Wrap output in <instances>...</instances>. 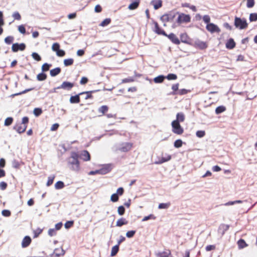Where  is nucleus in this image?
I'll return each mask as SVG.
<instances>
[{"mask_svg":"<svg viewBox=\"0 0 257 257\" xmlns=\"http://www.w3.org/2000/svg\"><path fill=\"white\" fill-rule=\"evenodd\" d=\"M171 251L170 250H167L157 253L156 256L157 257H169Z\"/></svg>","mask_w":257,"mask_h":257,"instance_id":"nucleus-17","label":"nucleus"},{"mask_svg":"<svg viewBox=\"0 0 257 257\" xmlns=\"http://www.w3.org/2000/svg\"><path fill=\"white\" fill-rule=\"evenodd\" d=\"M48 234L51 236H52L55 235L56 234L55 229L54 228L49 229L48 230Z\"/></svg>","mask_w":257,"mask_h":257,"instance_id":"nucleus-59","label":"nucleus"},{"mask_svg":"<svg viewBox=\"0 0 257 257\" xmlns=\"http://www.w3.org/2000/svg\"><path fill=\"white\" fill-rule=\"evenodd\" d=\"M64 183L62 181H58L55 184V187L56 189H62L64 187Z\"/></svg>","mask_w":257,"mask_h":257,"instance_id":"nucleus-32","label":"nucleus"},{"mask_svg":"<svg viewBox=\"0 0 257 257\" xmlns=\"http://www.w3.org/2000/svg\"><path fill=\"white\" fill-rule=\"evenodd\" d=\"M151 4L153 6L155 10H158L162 6V1L161 0H153Z\"/></svg>","mask_w":257,"mask_h":257,"instance_id":"nucleus-14","label":"nucleus"},{"mask_svg":"<svg viewBox=\"0 0 257 257\" xmlns=\"http://www.w3.org/2000/svg\"><path fill=\"white\" fill-rule=\"evenodd\" d=\"M88 82V79L85 77H82L80 83L82 85L85 84Z\"/></svg>","mask_w":257,"mask_h":257,"instance_id":"nucleus-61","label":"nucleus"},{"mask_svg":"<svg viewBox=\"0 0 257 257\" xmlns=\"http://www.w3.org/2000/svg\"><path fill=\"white\" fill-rule=\"evenodd\" d=\"M2 214L4 216L9 217L11 215V212L9 210H3L2 212Z\"/></svg>","mask_w":257,"mask_h":257,"instance_id":"nucleus-52","label":"nucleus"},{"mask_svg":"<svg viewBox=\"0 0 257 257\" xmlns=\"http://www.w3.org/2000/svg\"><path fill=\"white\" fill-rule=\"evenodd\" d=\"M47 78V75L45 73H41L37 75V78L39 81H43Z\"/></svg>","mask_w":257,"mask_h":257,"instance_id":"nucleus-29","label":"nucleus"},{"mask_svg":"<svg viewBox=\"0 0 257 257\" xmlns=\"http://www.w3.org/2000/svg\"><path fill=\"white\" fill-rule=\"evenodd\" d=\"M185 120V115L182 112L178 113L176 115V119L174 121H177L178 122H183Z\"/></svg>","mask_w":257,"mask_h":257,"instance_id":"nucleus-18","label":"nucleus"},{"mask_svg":"<svg viewBox=\"0 0 257 257\" xmlns=\"http://www.w3.org/2000/svg\"><path fill=\"white\" fill-rule=\"evenodd\" d=\"M108 110V107L106 105H103L101 106L99 108V111L102 112V113H104L106 111H107Z\"/></svg>","mask_w":257,"mask_h":257,"instance_id":"nucleus-50","label":"nucleus"},{"mask_svg":"<svg viewBox=\"0 0 257 257\" xmlns=\"http://www.w3.org/2000/svg\"><path fill=\"white\" fill-rule=\"evenodd\" d=\"M54 179V176H49L48 177V181L47 183V185L48 186H49L53 183Z\"/></svg>","mask_w":257,"mask_h":257,"instance_id":"nucleus-54","label":"nucleus"},{"mask_svg":"<svg viewBox=\"0 0 257 257\" xmlns=\"http://www.w3.org/2000/svg\"><path fill=\"white\" fill-rule=\"evenodd\" d=\"M156 217L153 214H150L148 216H145L142 219V221H146L149 219H155Z\"/></svg>","mask_w":257,"mask_h":257,"instance_id":"nucleus-46","label":"nucleus"},{"mask_svg":"<svg viewBox=\"0 0 257 257\" xmlns=\"http://www.w3.org/2000/svg\"><path fill=\"white\" fill-rule=\"evenodd\" d=\"M60 45L58 43H54L52 46V50L53 51L55 52L56 55L58 57H63L65 55V52L60 49Z\"/></svg>","mask_w":257,"mask_h":257,"instance_id":"nucleus-4","label":"nucleus"},{"mask_svg":"<svg viewBox=\"0 0 257 257\" xmlns=\"http://www.w3.org/2000/svg\"><path fill=\"white\" fill-rule=\"evenodd\" d=\"M249 20L251 22L257 21V14L252 13L250 14Z\"/></svg>","mask_w":257,"mask_h":257,"instance_id":"nucleus-38","label":"nucleus"},{"mask_svg":"<svg viewBox=\"0 0 257 257\" xmlns=\"http://www.w3.org/2000/svg\"><path fill=\"white\" fill-rule=\"evenodd\" d=\"M196 135L197 137L201 138L205 135V132L204 131H198L196 132Z\"/></svg>","mask_w":257,"mask_h":257,"instance_id":"nucleus-37","label":"nucleus"},{"mask_svg":"<svg viewBox=\"0 0 257 257\" xmlns=\"http://www.w3.org/2000/svg\"><path fill=\"white\" fill-rule=\"evenodd\" d=\"M206 28L208 31L211 33L215 32L219 33L220 32V30L218 27L213 23L207 24Z\"/></svg>","mask_w":257,"mask_h":257,"instance_id":"nucleus-6","label":"nucleus"},{"mask_svg":"<svg viewBox=\"0 0 257 257\" xmlns=\"http://www.w3.org/2000/svg\"><path fill=\"white\" fill-rule=\"evenodd\" d=\"M32 56L33 59H34L35 60H36L38 61H40L41 59V57L39 56V55L36 52H33L32 54Z\"/></svg>","mask_w":257,"mask_h":257,"instance_id":"nucleus-40","label":"nucleus"},{"mask_svg":"<svg viewBox=\"0 0 257 257\" xmlns=\"http://www.w3.org/2000/svg\"><path fill=\"white\" fill-rule=\"evenodd\" d=\"M14 41V37L12 36H8L5 39V42L7 44H11Z\"/></svg>","mask_w":257,"mask_h":257,"instance_id":"nucleus-36","label":"nucleus"},{"mask_svg":"<svg viewBox=\"0 0 257 257\" xmlns=\"http://www.w3.org/2000/svg\"><path fill=\"white\" fill-rule=\"evenodd\" d=\"M172 132L177 135H181L184 132L183 128L181 126L179 122L173 120L171 123Z\"/></svg>","mask_w":257,"mask_h":257,"instance_id":"nucleus-3","label":"nucleus"},{"mask_svg":"<svg viewBox=\"0 0 257 257\" xmlns=\"http://www.w3.org/2000/svg\"><path fill=\"white\" fill-rule=\"evenodd\" d=\"M235 42L232 39H230L226 44V47L228 49H232L235 46Z\"/></svg>","mask_w":257,"mask_h":257,"instance_id":"nucleus-24","label":"nucleus"},{"mask_svg":"<svg viewBox=\"0 0 257 257\" xmlns=\"http://www.w3.org/2000/svg\"><path fill=\"white\" fill-rule=\"evenodd\" d=\"M73 224V221H68L65 223L64 226L66 228L68 229L71 227Z\"/></svg>","mask_w":257,"mask_h":257,"instance_id":"nucleus-51","label":"nucleus"},{"mask_svg":"<svg viewBox=\"0 0 257 257\" xmlns=\"http://www.w3.org/2000/svg\"><path fill=\"white\" fill-rule=\"evenodd\" d=\"M170 40H171V41L175 44H180V41L178 39V38L176 37V36L173 34V33H171L169 35H167V36H166Z\"/></svg>","mask_w":257,"mask_h":257,"instance_id":"nucleus-15","label":"nucleus"},{"mask_svg":"<svg viewBox=\"0 0 257 257\" xmlns=\"http://www.w3.org/2000/svg\"><path fill=\"white\" fill-rule=\"evenodd\" d=\"M31 242V238L28 236H26L23 239L22 242V246L23 247L28 246Z\"/></svg>","mask_w":257,"mask_h":257,"instance_id":"nucleus-16","label":"nucleus"},{"mask_svg":"<svg viewBox=\"0 0 257 257\" xmlns=\"http://www.w3.org/2000/svg\"><path fill=\"white\" fill-rule=\"evenodd\" d=\"M226 108L223 106H219L217 107L215 109V112L216 114H219L224 112Z\"/></svg>","mask_w":257,"mask_h":257,"instance_id":"nucleus-31","label":"nucleus"},{"mask_svg":"<svg viewBox=\"0 0 257 257\" xmlns=\"http://www.w3.org/2000/svg\"><path fill=\"white\" fill-rule=\"evenodd\" d=\"M26 125H23L22 124L15 127L16 130L20 134L24 132L26 129Z\"/></svg>","mask_w":257,"mask_h":257,"instance_id":"nucleus-26","label":"nucleus"},{"mask_svg":"<svg viewBox=\"0 0 257 257\" xmlns=\"http://www.w3.org/2000/svg\"><path fill=\"white\" fill-rule=\"evenodd\" d=\"M195 46L200 49H205L207 47L206 43L203 41L197 40L194 43Z\"/></svg>","mask_w":257,"mask_h":257,"instance_id":"nucleus-11","label":"nucleus"},{"mask_svg":"<svg viewBox=\"0 0 257 257\" xmlns=\"http://www.w3.org/2000/svg\"><path fill=\"white\" fill-rule=\"evenodd\" d=\"M80 157L84 161H89L90 159V154L87 151H83L81 153Z\"/></svg>","mask_w":257,"mask_h":257,"instance_id":"nucleus-13","label":"nucleus"},{"mask_svg":"<svg viewBox=\"0 0 257 257\" xmlns=\"http://www.w3.org/2000/svg\"><path fill=\"white\" fill-rule=\"evenodd\" d=\"M112 169L111 165L110 164H106L104 166L99 170V174L104 175L110 172Z\"/></svg>","mask_w":257,"mask_h":257,"instance_id":"nucleus-9","label":"nucleus"},{"mask_svg":"<svg viewBox=\"0 0 257 257\" xmlns=\"http://www.w3.org/2000/svg\"><path fill=\"white\" fill-rule=\"evenodd\" d=\"M26 48V45L24 43L19 44V43H15L13 44L12 47V49L13 52H16L18 50L23 51Z\"/></svg>","mask_w":257,"mask_h":257,"instance_id":"nucleus-8","label":"nucleus"},{"mask_svg":"<svg viewBox=\"0 0 257 257\" xmlns=\"http://www.w3.org/2000/svg\"><path fill=\"white\" fill-rule=\"evenodd\" d=\"M136 231L134 230L128 231L126 233V236L128 238L132 237L135 234Z\"/></svg>","mask_w":257,"mask_h":257,"instance_id":"nucleus-53","label":"nucleus"},{"mask_svg":"<svg viewBox=\"0 0 257 257\" xmlns=\"http://www.w3.org/2000/svg\"><path fill=\"white\" fill-rule=\"evenodd\" d=\"M133 147V144L131 143H124L120 145L118 150L123 152L129 151Z\"/></svg>","mask_w":257,"mask_h":257,"instance_id":"nucleus-7","label":"nucleus"},{"mask_svg":"<svg viewBox=\"0 0 257 257\" xmlns=\"http://www.w3.org/2000/svg\"><path fill=\"white\" fill-rule=\"evenodd\" d=\"M78 157L77 154L73 152L72 153L71 157L68 159V164L69 168L74 171H78L80 169Z\"/></svg>","mask_w":257,"mask_h":257,"instance_id":"nucleus-1","label":"nucleus"},{"mask_svg":"<svg viewBox=\"0 0 257 257\" xmlns=\"http://www.w3.org/2000/svg\"><path fill=\"white\" fill-rule=\"evenodd\" d=\"M18 30L21 33L23 34H24L26 33V30L23 25L19 26L18 27Z\"/></svg>","mask_w":257,"mask_h":257,"instance_id":"nucleus-56","label":"nucleus"},{"mask_svg":"<svg viewBox=\"0 0 257 257\" xmlns=\"http://www.w3.org/2000/svg\"><path fill=\"white\" fill-rule=\"evenodd\" d=\"M134 81V79L132 77L125 78L122 80V83H128Z\"/></svg>","mask_w":257,"mask_h":257,"instance_id":"nucleus-58","label":"nucleus"},{"mask_svg":"<svg viewBox=\"0 0 257 257\" xmlns=\"http://www.w3.org/2000/svg\"><path fill=\"white\" fill-rule=\"evenodd\" d=\"M51 66V64L48 63H44L42 66V70L43 72L47 71L49 70L50 67Z\"/></svg>","mask_w":257,"mask_h":257,"instance_id":"nucleus-33","label":"nucleus"},{"mask_svg":"<svg viewBox=\"0 0 257 257\" xmlns=\"http://www.w3.org/2000/svg\"><path fill=\"white\" fill-rule=\"evenodd\" d=\"M61 72V69L59 67L56 68L52 69L50 71V75L52 77L56 76L59 74Z\"/></svg>","mask_w":257,"mask_h":257,"instance_id":"nucleus-20","label":"nucleus"},{"mask_svg":"<svg viewBox=\"0 0 257 257\" xmlns=\"http://www.w3.org/2000/svg\"><path fill=\"white\" fill-rule=\"evenodd\" d=\"M110 22V20L109 19H106L104 20L100 24V26L102 27H104L108 25Z\"/></svg>","mask_w":257,"mask_h":257,"instance_id":"nucleus-47","label":"nucleus"},{"mask_svg":"<svg viewBox=\"0 0 257 257\" xmlns=\"http://www.w3.org/2000/svg\"><path fill=\"white\" fill-rule=\"evenodd\" d=\"M79 94L75 96H72L70 98V102L71 103H78L80 102Z\"/></svg>","mask_w":257,"mask_h":257,"instance_id":"nucleus-19","label":"nucleus"},{"mask_svg":"<svg viewBox=\"0 0 257 257\" xmlns=\"http://www.w3.org/2000/svg\"><path fill=\"white\" fill-rule=\"evenodd\" d=\"M155 32L159 35H163L164 36H167V34H166V33L162 30L161 28H159L158 25L156 23L155 24Z\"/></svg>","mask_w":257,"mask_h":257,"instance_id":"nucleus-23","label":"nucleus"},{"mask_svg":"<svg viewBox=\"0 0 257 257\" xmlns=\"http://www.w3.org/2000/svg\"><path fill=\"white\" fill-rule=\"evenodd\" d=\"M118 200V196L117 194L114 193L111 195L110 197V200L113 202H115Z\"/></svg>","mask_w":257,"mask_h":257,"instance_id":"nucleus-34","label":"nucleus"},{"mask_svg":"<svg viewBox=\"0 0 257 257\" xmlns=\"http://www.w3.org/2000/svg\"><path fill=\"white\" fill-rule=\"evenodd\" d=\"M191 18L189 15L184 14H181L179 15L177 22L178 23H188L190 21Z\"/></svg>","mask_w":257,"mask_h":257,"instance_id":"nucleus-5","label":"nucleus"},{"mask_svg":"<svg viewBox=\"0 0 257 257\" xmlns=\"http://www.w3.org/2000/svg\"><path fill=\"white\" fill-rule=\"evenodd\" d=\"M170 206V203H160L159 205V209H167Z\"/></svg>","mask_w":257,"mask_h":257,"instance_id":"nucleus-42","label":"nucleus"},{"mask_svg":"<svg viewBox=\"0 0 257 257\" xmlns=\"http://www.w3.org/2000/svg\"><path fill=\"white\" fill-rule=\"evenodd\" d=\"M34 114L36 116H38L39 115H40L42 112V111L41 110V109L39 108H36L34 109Z\"/></svg>","mask_w":257,"mask_h":257,"instance_id":"nucleus-43","label":"nucleus"},{"mask_svg":"<svg viewBox=\"0 0 257 257\" xmlns=\"http://www.w3.org/2000/svg\"><path fill=\"white\" fill-rule=\"evenodd\" d=\"M237 245L239 249H242L247 246V244L246 243L245 241L242 239H240L237 241Z\"/></svg>","mask_w":257,"mask_h":257,"instance_id":"nucleus-22","label":"nucleus"},{"mask_svg":"<svg viewBox=\"0 0 257 257\" xmlns=\"http://www.w3.org/2000/svg\"><path fill=\"white\" fill-rule=\"evenodd\" d=\"M182 145V141L181 140H177L174 142V147L179 148Z\"/></svg>","mask_w":257,"mask_h":257,"instance_id":"nucleus-39","label":"nucleus"},{"mask_svg":"<svg viewBox=\"0 0 257 257\" xmlns=\"http://www.w3.org/2000/svg\"><path fill=\"white\" fill-rule=\"evenodd\" d=\"M124 211H125V209H124L123 206H119L118 207V208H117V212H118V213L120 215H123L124 214Z\"/></svg>","mask_w":257,"mask_h":257,"instance_id":"nucleus-41","label":"nucleus"},{"mask_svg":"<svg viewBox=\"0 0 257 257\" xmlns=\"http://www.w3.org/2000/svg\"><path fill=\"white\" fill-rule=\"evenodd\" d=\"M132 3L128 6V9L130 10H134L137 9L140 4V0H131Z\"/></svg>","mask_w":257,"mask_h":257,"instance_id":"nucleus-12","label":"nucleus"},{"mask_svg":"<svg viewBox=\"0 0 257 257\" xmlns=\"http://www.w3.org/2000/svg\"><path fill=\"white\" fill-rule=\"evenodd\" d=\"M215 245H207L206 247V250L207 251H210L211 250H214V249H215Z\"/></svg>","mask_w":257,"mask_h":257,"instance_id":"nucleus-60","label":"nucleus"},{"mask_svg":"<svg viewBox=\"0 0 257 257\" xmlns=\"http://www.w3.org/2000/svg\"><path fill=\"white\" fill-rule=\"evenodd\" d=\"M123 193V189L122 187H120L117 189L116 194L118 195H122Z\"/></svg>","mask_w":257,"mask_h":257,"instance_id":"nucleus-64","label":"nucleus"},{"mask_svg":"<svg viewBox=\"0 0 257 257\" xmlns=\"http://www.w3.org/2000/svg\"><path fill=\"white\" fill-rule=\"evenodd\" d=\"M170 19V16L168 14L164 15L161 17V20L164 22L169 21Z\"/></svg>","mask_w":257,"mask_h":257,"instance_id":"nucleus-35","label":"nucleus"},{"mask_svg":"<svg viewBox=\"0 0 257 257\" xmlns=\"http://www.w3.org/2000/svg\"><path fill=\"white\" fill-rule=\"evenodd\" d=\"M167 79L171 80H175L177 79V75L174 74H169L166 77Z\"/></svg>","mask_w":257,"mask_h":257,"instance_id":"nucleus-45","label":"nucleus"},{"mask_svg":"<svg viewBox=\"0 0 257 257\" xmlns=\"http://www.w3.org/2000/svg\"><path fill=\"white\" fill-rule=\"evenodd\" d=\"M127 224V221L125 220V219L121 218L116 221V226L118 227H120L123 225H125Z\"/></svg>","mask_w":257,"mask_h":257,"instance_id":"nucleus-21","label":"nucleus"},{"mask_svg":"<svg viewBox=\"0 0 257 257\" xmlns=\"http://www.w3.org/2000/svg\"><path fill=\"white\" fill-rule=\"evenodd\" d=\"M73 61V59L72 58L65 59L64 60V64L65 66H68L72 65Z\"/></svg>","mask_w":257,"mask_h":257,"instance_id":"nucleus-30","label":"nucleus"},{"mask_svg":"<svg viewBox=\"0 0 257 257\" xmlns=\"http://www.w3.org/2000/svg\"><path fill=\"white\" fill-rule=\"evenodd\" d=\"M165 78V77L163 75H159L156 77H155L154 79V81L156 83H159L162 82L164 79Z\"/></svg>","mask_w":257,"mask_h":257,"instance_id":"nucleus-28","label":"nucleus"},{"mask_svg":"<svg viewBox=\"0 0 257 257\" xmlns=\"http://www.w3.org/2000/svg\"><path fill=\"white\" fill-rule=\"evenodd\" d=\"M203 21L206 24H209L210 18L208 15H205L203 17Z\"/></svg>","mask_w":257,"mask_h":257,"instance_id":"nucleus-55","label":"nucleus"},{"mask_svg":"<svg viewBox=\"0 0 257 257\" xmlns=\"http://www.w3.org/2000/svg\"><path fill=\"white\" fill-rule=\"evenodd\" d=\"M254 5V0H247L246 6L248 8H252Z\"/></svg>","mask_w":257,"mask_h":257,"instance_id":"nucleus-48","label":"nucleus"},{"mask_svg":"<svg viewBox=\"0 0 257 257\" xmlns=\"http://www.w3.org/2000/svg\"><path fill=\"white\" fill-rule=\"evenodd\" d=\"M74 86L73 83L69 82H63L62 84L57 87L58 89H63L66 90H70Z\"/></svg>","mask_w":257,"mask_h":257,"instance_id":"nucleus-10","label":"nucleus"},{"mask_svg":"<svg viewBox=\"0 0 257 257\" xmlns=\"http://www.w3.org/2000/svg\"><path fill=\"white\" fill-rule=\"evenodd\" d=\"M7 184L6 183H5L4 182H2L0 183V188L2 190L6 189V188H7Z\"/></svg>","mask_w":257,"mask_h":257,"instance_id":"nucleus-62","label":"nucleus"},{"mask_svg":"<svg viewBox=\"0 0 257 257\" xmlns=\"http://www.w3.org/2000/svg\"><path fill=\"white\" fill-rule=\"evenodd\" d=\"M12 16L15 20H20L21 19V16L18 12H14Z\"/></svg>","mask_w":257,"mask_h":257,"instance_id":"nucleus-44","label":"nucleus"},{"mask_svg":"<svg viewBox=\"0 0 257 257\" xmlns=\"http://www.w3.org/2000/svg\"><path fill=\"white\" fill-rule=\"evenodd\" d=\"M242 203V201L240 200H235V201H228V202L225 203V204H224V205L227 206L233 205L235 204H240Z\"/></svg>","mask_w":257,"mask_h":257,"instance_id":"nucleus-27","label":"nucleus"},{"mask_svg":"<svg viewBox=\"0 0 257 257\" xmlns=\"http://www.w3.org/2000/svg\"><path fill=\"white\" fill-rule=\"evenodd\" d=\"M102 9L100 5H97L95 7L94 11L96 13H99L101 11Z\"/></svg>","mask_w":257,"mask_h":257,"instance_id":"nucleus-63","label":"nucleus"},{"mask_svg":"<svg viewBox=\"0 0 257 257\" xmlns=\"http://www.w3.org/2000/svg\"><path fill=\"white\" fill-rule=\"evenodd\" d=\"M234 25L236 28L240 30L244 29L247 27V23L244 19L235 17L234 19Z\"/></svg>","mask_w":257,"mask_h":257,"instance_id":"nucleus-2","label":"nucleus"},{"mask_svg":"<svg viewBox=\"0 0 257 257\" xmlns=\"http://www.w3.org/2000/svg\"><path fill=\"white\" fill-rule=\"evenodd\" d=\"M119 250V245L117 244L113 246L111 248L110 255L111 256H115Z\"/></svg>","mask_w":257,"mask_h":257,"instance_id":"nucleus-25","label":"nucleus"},{"mask_svg":"<svg viewBox=\"0 0 257 257\" xmlns=\"http://www.w3.org/2000/svg\"><path fill=\"white\" fill-rule=\"evenodd\" d=\"M167 161H168V159H163V157H162L161 160L155 162V164H162L164 162H167Z\"/></svg>","mask_w":257,"mask_h":257,"instance_id":"nucleus-57","label":"nucleus"},{"mask_svg":"<svg viewBox=\"0 0 257 257\" xmlns=\"http://www.w3.org/2000/svg\"><path fill=\"white\" fill-rule=\"evenodd\" d=\"M13 122V118L12 117H8L5 119V125L6 126L10 125Z\"/></svg>","mask_w":257,"mask_h":257,"instance_id":"nucleus-49","label":"nucleus"}]
</instances>
